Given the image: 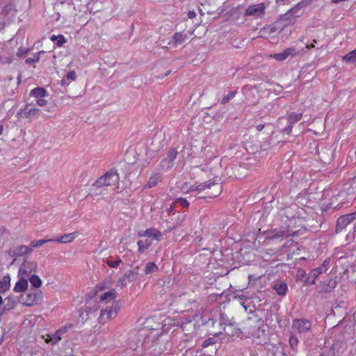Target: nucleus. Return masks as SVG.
<instances>
[{"label":"nucleus","instance_id":"48","mask_svg":"<svg viewBox=\"0 0 356 356\" xmlns=\"http://www.w3.org/2000/svg\"><path fill=\"white\" fill-rule=\"evenodd\" d=\"M66 78L69 81H75L76 79V73L74 71H70L67 73Z\"/></svg>","mask_w":356,"mask_h":356},{"label":"nucleus","instance_id":"36","mask_svg":"<svg viewBox=\"0 0 356 356\" xmlns=\"http://www.w3.org/2000/svg\"><path fill=\"white\" fill-rule=\"evenodd\" d=\"M236 90H233L229 92L227 95L224 96L221 99V104H225L228 103L231 99H232L236 94Z\"/></svg>","mask_w":356,"mask_h":356},{"label":"nucleus","instance_id":"44","mask_svg":"<svg viewBox=\"0 0 356 356\" xmlns=\"http://www.w3.org/2000/svg\"><path fill=\"white\" fill-rule=\"evenodd\" d=\"M280 20L284 23V26L293 25L295 24L296 19L293 17H287V19H282L280 17Z\"/></svg>","mask_w":356,"mask_h":356},{"label":"nucleus","instance_id":"50","mask_svg":"<svg viewBox=\"0 0 356 356\" xmlns=\"http://www.w3.org/2000/svg\"><path fill=\"white\" fill-rule=\"evenodd\" d=\"M272 356H285V353L277 348L276 350L272 353Z\"/></svg>","mask_w":356,"mask_h":356},{"label":"nucleus","instance_id":"43","mask_svg":"<svg viewBox=\"0 0 356 356\" xmlns=\"http://www.w3.org/2000/svg\"><path fill=\"white\" fill-rule=\"evenodd\" d=\"M121 262L122 261L120 259L116 260L108 259L106 261L107 265L111 268H117Z\"/></svg>","mask_w":356,"mask_h":356},{"label":"nucleus","instance_id":"55","mask_svg":"<svg viewBox=\"0 0 356 356\" xmlns=\"http://www.w3.org/2000/svg\"><path fill=\"white\" fill-rule=\"evenodd\" d=\"M314 47H315V45L314 43H312L311 44L306 45V49H310L314 48Z\"/></svg>","mask_w":356,"mask_h":356},{"label":"nucleus","instance_id":"20","mask_svg":"<svg viewBox=\"0 0 356 356\" xmlns=\"http://www.w3.org/2000/svg\"><path fill=\"white\" fill-rule=\"evenodd\" d=\"M273 289L280 296H285L288 291V286L283 282L275 283L273 286Z\"/></svg>","mask_w":356,"mask_h":356},{"label":"nucleus","instance_id":"14","mask_svg":"<svg viewBox=\"0 0 356 356\" xmlns=\"http://www.w3.org/2000/svg\"><path fill=\"white\" fill-rule=\"evenodd\" d=\"M301 4V3H298L296 6L283 15L282 19H287V17H293L296 19L298 17H300L302 14Z\"/></svg>","mask_w":356,"mask_h":356},{"label":"nucleus","instance_id":"15","mask_svg":"<svg viewBox=\"0 0 356 356\" xmlns=\"http://www.w3.org/2000/svg\"><path fill=\"white\" fill-rule=\"evenodd\" d=\"M78 236L77 232H72L70 234H65L59 238H50L49 241L60 243H67L73 241L74 238Z\"/></svg>","mask_w":356,"mask_h":356},{"label":"nucleus","instance_id":"38","mask_svg":"<svg viewBox=\"0 0 356 356\" xmlns=\"http://www.w3.org/2000/svg\"><path fill=\"white\" fill-rule=\"evenodd\" d=\"M295 234H296V232H289V231L286 232L284 230H281V231L278 232L273 238H278L280 237L293 236Z\"/></svg>","mask_w":356,"mask_h":356},{"label":"nucleus","instance_id":"45","mask_svg":"<svg viewBox=\"0 0 356 356\" xmlns=\"http://www.w3.org/2000/svg\"><path fill=\"white\" fill-rule=\"evenodd\" d=\"M216 343V340L214 338H209L204 341L202 344V348H207L209 346H211Z\"/></svg>","mask_w":356,"mask_h":356},{"label":"nucleus","instance_id":"40","mask_svg":"<svg viewBox=\"0 0 356 356\" xmlns=\"http://www.w3.org/2000/svg\"><path fill=\"white\" fill-rule=\"evenodd\" d=\"M298 334H293L289 339V344L291 348L295 349L297 348L298 344Z\"/></svg>","mask_w":356,"mask_h":356},{"label":"nucleus","instance_id":"17","mask_svg":"<svg viewBox=\"0 0 356 356\" xmlns=\"http://www.w3.org/2000/svg\"><path fill=\"white\" fill-rule=\"evenodd\" d=\"M186 35L181 33H175L169 41L168 44L175 47L185 42Z\"/></svg>","mask_w":356,"mask_h":356},{"label":"nucleus","instance_id":"60","mask_svg":"<svg viewBox=\"0 0 356 356\" xmlns=\"http://www.w3.org/2000/svg\"><path fill=\"white\" fill-rule=\"evenodd\" d=\"M65 80H62V81H61V85H63H63L65 84Z\"/></svg>","mask_w":356,"mask_h":356},{"label":"nucleus","instance_id":"19","mask_svg":"<svg viewBox=\"0 0 356 356\" xmlns=\"http://www.w3.org/2000/svg\"><path fill=\"white\" fill-rule=\"evenodd\" d=\"M30 95L36 99L44 98L47 96V91L41 87L35 88L30 91Z\"/></svg>","mask_w":356,"mask_h":356},{"label":"nucleus","instance_id":"5","mask_svg":"<svg viewBox=\"0 0 356 356\" xmlns=\"http://www.w3.org/2000/svg\"><path fill=\"white\" fill-rule=\"evenodd\" d=\"M120 309L118 302H113L111 307H106L101 310L99 317V322L102 324L106 323L108 321L114 318Z\"/></svg>","mask_w":356,"mask_h":356},{"label":"nucleus","instance_id":"21","mask_svg":"<svg viewBox=\"0 0 356 356\" xmlns=\"http://www.w3.org/2000/svg\"><path fill=\"white\" fill-rule=\"evenodd\" d=\"M16 10L12 3L5 5L1 10V15L4 17H13L15 14Z\"/></svg>","mask_w":356,"mask_h":356},{"label":"nucleus","instance_id":"62","mask_svg":"<svg viewBox=\"0 0 356 356\" xmlns=\"http://www.w3.org/2000/svg\"><path fill=\"white\" fill-rule=\"evenodd\" d=\"M18 81H20V76H18Z\"/></svg>","mask_w":356,"mask_h":356},{"label":"nucleus","instance_id":"57","mask_svg":"<svg viewBox=\"0 0 356 356\" xmlns=\"http://www.w3.org/2000/svg\"><path fill=\"white\" fill-rule=\"evenodd\" d=\"M3 126L0 124V136L3 134Z\"/></svg>","mask_w":356,"mask_h":356},{"label":"nucleus","instance_id":"22","mask_svg":"<svg viewBox=\"0 0 356 356\" xmlns=\"http://www.w3.org/2000/svg\"><path fill=\"white\" fill-rule=\"evenodd\" d=\"M10 286V277L9 275H5L0 280V293H5Z\"/></svg>","mask_w":356,"mask_h":356},{"label":"nucleus","instance_id":"24","mask_svg":"<svg viewBox=\"0 0 356 356\" xmlns=\"http://www.w3.org/2000/svg\"><path fill=\"white\" fill-rule=\"evenodd\" d=\"M161 179V176L159 173H156L152 175L148 180L145 188H150L156 186Z\"/></svg>","mask_w":356,"mask_h":356},{"label":"nucleus","instance_id":"28","mask_svg":"<svg viewBox=\"0 0 356 356\" xmlns=\"http://www.w3.org/2000/svg\"><path fill=\"white\" fill-rule=\"evenodd\" d=\"M52 42H56V46L58 47H62L66 42V39L63 35H52L50 38Z\"/></svg>","mask_w":356,"mask_h":356},{"label":"nucleus","instance_id":"13","mask_svg":"<svg viewBox=\"0 0 356 356\" xmlns=\"http://www.w3.org/2000/svg\"><path fill=\"white\" fill-rule=\"evenodd\" d=\"M22 111H24V117L26 118H31L39 113L40 110L35 107L32 103L26 104L24 108L21 109Z\"/></svg>","mask_w":356,"mask_h":356},{"label":"nucleus","instance_id":"25","mask_svg":"<svg viewBox=\"0 0 356 356\" xmlns=\"http://www.w3.org/2000/svg\"><path fill=\"white\" fill-rule=\"evenodd\" d=\"M177 150H175L174 149H170L168 152L167 157L162 161V165L164 166L163 163L167 162L168 167H169L170 166L169 164L170 163H172L177 158Z\"/></svg>","mask_w":356,"mask_h":356},{"label":"nucleus","instance_id":"46","mask_svg":"<svg viewBox=\"0 0 356 356\" xmlns=\"http://www.w3.org/2000/svg\"><path fill=\"white\" fill-rule=\"evenodd\" d=\"M29 51V49H28V48H22V47L19 48L18 51L17 52V56L19 57L24 56L28 54Z\"/></svg>","mask_w":356,"mask_h":356},{"label":"nucleus","instance_id":"4","mask_svg":"<svg viewBox=\"0 0 356 356\" xmlns=\"http://www.w3.org/2000/svg\"><path fill=\"white\" fill-rule=\"evenodd\" d=\"M312 327V323L306 318H296L292 321V334L299 336L305 335Z\"/></svg>","mask_w":356,"mask_h":356},{"label":"nucleus","instance_id":"7","mask_svg":"<svg viewBox=\"0 0 356 356\" xmlns=\"http://www.w3.org/2000/svg\"><path fill=\"white\" fill-rule=\"evenodd\" d=\"M38 265L35 262L24 261L20 266L18 271V277H26L27 280L35 274Z\"/></svg>","mask_w":356,"mask_h":356},{"label":"nucleus","instance_id":"34","mask_svg":"<svg viewBox=\"0 0 356 356\" xmlns=\"http://www.w3.org/2000/svg\"><path fill=\"white\" fill-rule=\"evenodd\" d=\"M50 238H47V239H40V240H38V241H31L30 243V248H31V249L33 250V248H39L40 247L41 245H44V243H48V242H53L52 241H49Z\"/></svg>","mask_w":356,"mask_h":356},{"label":"nucleus","instance_id":"1","mask_svg":"<svg viewBox=\"0 0 356 356\" xmlns=\"http://www.w3.org/2000/svg\"><path fill=\"white\" fill-rule=\"evenodd\" d=\"M120 177L116 170L112 169L107 171L102 177H99L94 184L97 188L103 186H114L118 184Z\"/></svg>","mask_w":356,"mask_h":356},{"label":"nucleus","instance_id":"10","mask_svg":"<svg viewBox=\"0 0 356 356\" xmlns=\"http://www.w3.org/2000/svg\"><path fill=\"white\" fill-rule=\"evenodd\" d=\"M216 186L218 188V191L216 192V194H213V195H209V197H217L221 192V186L219 185L215 184L214 182L207 181V182L201 183V184H199L197 185H193L191 188V191L201 192V191H204L207 188H211V186Z\"/></svg>","mask_w":356,"mask_h":356},{"label":"nucleus","instance_id":"2","mask_svg":"<svg viewBox=\"0 0 356 356\" xmlns=\"http://www.w3.org/2000/svg\"><path fill=\"white\" fill-rule=\"evenodd\" d=\"M43 295L40 290H30L25 296H20L22 303L28 307L40 304L42 301Z\"/></svg>","mask_w":356,"mask_h":356},{"label":"nucleus","instance_id":"33","mask_svg":"<svg viewBox=\"0 0 356 356\" xmlns=\"http://www.w3.org/2000/svg\"><path fill=\"white\" fill-rule=\"evenodd\" d=\"M5 300L6 303L4 304L3 306V311H9L10 309H13L15 307L16 302L13 298L8 297L6 298Z\"/></svg>","mask_w":356,"mask_h":356},{"label":"nucleus","instance_id":"61","mask_svg":"<svg viewBox=\"0 0 356 356\" xmlns=\"http://www.w3.org/2000/svg\"><path fill=\"white\" fill-rule=\"evenodd\" d=\"M285 246H286V244H284V245L282 246L281 250H282L285 248Z\"/></svg>","mask_w":356,"mask_h":356},{"label":"nucleus","instance_id":"31","mask_svg":"<svg viewBox=\"0 0 356 356\" xmlns=\"http://www.w3.org/2000/svg\"><path fill=\"white\" fill-rule=\"evenodd\" d=\"M343 60L348 63H355L356 62V49L355 50L351 51L348 54L343 57Z\"/></svg>","mask_w":356,"mask_h":356},{"label":"nucleus","instance_id":"11","mask_svg":"<svg viewBox=\"0 0 356 356\" xmlns=\"http://www.w3.org/2000/svg\"><path fill=\"white\" fill-rule=\"evenodd\" d=\"M138 235L140 237L146 236L148 238H152V239H154L157 241H161L163 236L162 233L155 228H149L145 230L140 231L138 232Z\"/></svg>","mask_w":356,"mask_h":356},{"label":"nucleus","instance_id":"9","mask_svg":"<svg viewBox=\"0 0 356 356\" xmlns=\"http://www.w3.org/2000/svg\"><path fill=\"white\" fill-rule=\"evenodd\" d=\"M356 218V212L340 216L337 220V230L341 231Z\"/></svg>","mask_w":356,"mask_h":356},{"label":"nucleus","instance_id":"47","mask_svg":"<svg viewBox=\"0 0 356 356\" xmlns=\"http://www.w3.org/2000/svg\"><path fill=\"white\" fill-rule=\"evenodd\" d=\"M177 202L179 203L184 208H186L189 206V203L188 202V201L183 197H179L177 199Z\"/></svg>","mask_w":356,"mask_h":356},{"label":"nucleus","instance_id":"41","mask_svg":"<svg viewBox=\"0 0 356 356\" xmlns=\"http://www.w3.org/2000/svg\"><path fill=\"white\" fill-rule=\"evenodd\" d=\"M273 58L277 60L282 61V60H286L288 57L286 56V54L285 53V51L284 50L281 53H277V54H273Z\"/></svg>","mask_w":356,"mask_h":356},{"label":"nucleus","instance_id":"6","mask_svg":"<svg viewBox=\"0 0 356 356\" xmlns=\"http://www.w3.org/2000/svg\"><path fill=\"white\" fill-rule=\"evenodd\" d=\"M266 9V6L264 3L250 5L245 10L244 16L252 17L255 19H261L265 15Z\"/></svg>","mask_w":356,"mask_h":356},{"label":"nucleus","instance_id":"42","mask_svg":"<svg viewBox=\"0 0 356 356\" xmlns=\"http://www.w3.org/2000/svg\"><path fill=\"white\" fill-rule=\"evenodd\" d=\"M280 31H279L280 32ZM263 32L265 33H268V34H273L275 33H277L278 32V30L276 28L275 26H266V27H264V29H263Z\"/></svg>","mask_w":356,"mask_h":356},{"label":"nucleus","instance_id":"37","mask_svg":"<svg viewBox=\"0 0 356 356\" xmlns=\"http://www.w3.org/2000/svg\"><path fill=\"white\" fill-rule=\"evenodd\" d=\"M220 325H232V320L229 319L225 314H221L220 316Z\"/></svg>","mask_w":356,"mask_h":356},{"label":"nucleus","instance_id":"23","mask_svg":"<svg viewBox=\"0 0 356 356\" xmlns=\"http://www.w3.org/2000/svg\"><path fill=\"white\" fill-rule=\"evenodd\" d=\"M116 291L115 289H111L107 292H105L101 296H100V300L102 302H109V301H111V300H113L115 298H116Z\"/></svg>","mask_w":356,"mask_h":356},{"label":"nucleus","instance_id":"35","mask_svg":"<svg viewBox=\"0 0 356 356\" xmlns=\"http://www.w3.org/2000/svg\"><path fill=\"white\" fill-rule=\"evenodd\" d=\"M44 53V51L37 52L33 55L32 58H28L26 59L25 63L28 65H31L35 63H38L40 60V55Z\"/></svg>","mask_w":356,"mask_h":356},{"label":"nucleus","instance_id":"27","mask_svg":"<svg viewBox=\"0 0 356 356\" xmlns=\"http://www.w3.org/2000/svg\"><path fill=\"white\" fill-rule=\"evenodd\" d=\"M285 53L286 54L287 57H295L298 55H301L305 53V51L303 49H297L296 47H290L284 49Z\"/></svg>","mask_w":356,"mask_h":356},{"label":"nucleus","instance_id":"29","mask_svg":"<svg viewBox=\"0 0 356 356\" xmlns=\"http://www.w3.org/2000/svg\"><path fill=\"white\" fill-rule=\"evenodd\" d=\"M137 244L138 246V252H143L145 250L149 248V246L152 245V243L149 240H139Z\"/></svg>","mask_w":356,"mask_h":356},{"label":"nucleus","instance_id":"39","mask_svg":"<svg viewBox=\"0 0 356 356\" xmlns=\"http://www.w3.org/2000/svg\"><path fill=\"white\" fill-rule=\"evenodd\" d=\"M336 281L332 280V279L329 280L328 284L327 285L323 286V291L324 292H328L332 291L336 286Z\"/></svg>","mask_w":356,"mask_h":356},{"label":"nucleus","instance_id":"3","mask_svg":"<svg viewBox=\"0 0 356 356\" xmlns=\"http://www.w3.org/2000/svg\"><path fill=\"white\" fill-rule=\"evenodd\" d=\"M330 266V259L326 258L323 263L318 267L311 270L305 280V284L312 285L316 283V280L323 273H325Z\"/></svg>","mask_w":356,"mask_h":356},{"label":"nucleus","instance_id":"16","mask_svg":"<svg viewBox=\"0 0 356 356\" xmlns=\"http://www.w3.org/2000/svg\"><path fill=\"white\" fill-rule=\"evenodd\" d=\"M67 332V327H63L59 330H58L55 334L52 335H48L46 339V341L50 342L51 344L57 343L60 339L63 334Z\"/></svg>","mask_w":356,"mask_h":356},{"label":"nucleus","instance_id":"51","mask_svg":"<svg viewBox=\"0 0 356 356\" xmlns=\"http://www.w3.org/2000/svg\"><path fill=\"white\" fill-rule=\"evenodd\" d=\"M292 129H293V124H289V125L286 128H284V129L283 130V132L286 134H289L291 132Z\"/></svg>","mask_w":356,"mask_h":356},{"label":"nucleus","instance_id":"58","mask_svg":"<svg viewBox=\"0 0 356 356\" xmlns=\"http://www.w3.org/2000/svg\"><path fill=\"white\" fill-rule=\"evenodd\" d=\"M241 305L244 307L245 311H248V307L245 305L244 302H241Z\"/></svg>","mask_w":356,"mask_h":356},{"label":"nucleus","instance_id":"26","mask_svg":"<svg viewBox=\"0 0 356 356\" xmlns=\"http://www.w3.org/2000/svg\"><path fill=\"white\" fill-rule=\"evenodd\" d=\"M302 117V113H297L292 112L288 115L287 121H288L289 124H293L298 122V121H300L301 120Z\"/></svg>","mask_w":356,"mask_h":356},{"label":"nucleus","instance_id":"56","mask_svg":"<svg viewBox=\"0 0 356 356\" xmlns=\"http://www.w3.org/2000/svg\"><path fill=\"white\" fill-rule=\"evenodd\" d=\"M298 273L300 276H303L305 274V272L304 270H298Z\"/></svg>","mask_w":356,"mask_h":356},{"label":"nucleus","instance_id":"8","mask_svg":"<svg viewBox=\"0 0 356 356\" xmlns=\"http://www.w3.org/2000/svg\"><path fill=\"white\" fill-rule=\"evenodd\" d=\"M252 341L257 343H266L268 340V334L264 325H259L256 330L250 332Z\"/></svg>","mask_w":356,"mask_h":356},{"label":"nucleus","instance_id":"49","mask_svg":"<svg viewBox=\"0 0 356 356\" xmlns=\"http://www.w3.org/2000/svg\"><path fill=\"white\" fill-rule=\"evenodd\" d=\"M47 104V101L45 100L44 98H40L36 99L35 104L38 106L43 107L45 106Z\"/></svg>","mask_w":356,"mask_h":356},{"label":"nucleus","instance_id":"30","mask_svg":"<svg viewBox=\"0 0 356 356\" xmlns=\"http://www.w3.org/2000/svg\"><path fill=\"white\" fill-rule=\"evenodd\" d=\"M29 280L30 281L32 286L36 289L40 288L42 285V280L38 276L35 275V274L31 276L29 278H28V281Z\"/></svg>","mask_w":356,"mask_h":356},{"label":"nucleus","instance_id":"12","mask_svg":"<svg viewBox=\"0 0 356 356\" xmlns=\"http://www.w3.org/2000/svg\"><path fill=\"white\" fill-rule=\"evenodd\" d=\"M32 252L31 248L29 246L20 245L13 247L9 250V254L12 257H22L27 255Z\"/></svg>","mask_w":356,"mask_h":356},{"label":"nucleus","instance_id":"54","mask_svg":"<svg viewBox=\"0 0 356 356\" xmlns=\"http://www.w3.org/2000/svg\"><path fill=\"white\" fill-rule=\"evenodd\" d=\"M264 124H258L257 126V131H261L264 129Z\"/></svg>","mask_w":356,"mask_h":356},{"label":"nucleus","instance_id":"32","mask_svg":"<svg viewBox=\"0 0 356 356\" xmlns=\"http://www.w3.org/2000/svg\"><path fill=\"white\" fill-rule=\"evenodd\" d=\"M158 266L154 262H148L145 268V273L150 274L158 270Z\"/></svg>","mask_w":356,"mask_h":356},{"label":"nucleus","instance_id":"59","mask_svg":"<svg viewBox=\"0 0 356 356\" xmlns=\"http://www.w3.org/2000/svg\"><path fill=\"white\" fill-rule=\"evenodd\" d=\"M2 303H3V299H2V297L0 296V306L1 305Z\"/></svg>","mask_w":356,"mask_h":356},{"label":"nucleus","instance_id":"53","mask_svg":"<svg viewBox=\"0 0 356 356\" xmlns=\"http://www.w3.org/2000/svg\"><path fill=\"white\" fill-rule=\"evenodd\" d=\"M290 0H275V3L280 5H284L287 3Z\"/></svg>","mask_w":356,"mask_h":356},{"label":"nucleus","instance_id":"18","mask_svg":"<svg viewBox=\"0 0 356 356\" xmlns=\"http://www.w3.org/2000/svg\"><path fill=\"white\" fill-rule=\"evenodd\" d=\"M19 280L16 282L14 286V291L21 293L26 290L28 287V280L26 277H18Z\"/></svg>","mask_w":356,"mask_h":356},{"label":"nucleus","instance_id":"52","mask_svg":"<svg viewBox=\"0 0 356 356\" xmlns=\"http://www.w3.org/2000/svg\"><path fill=\"white\" fill-rule=\"evenodd\" d=\"M195 16H196V13H195V12L194 10H190V11H188V18H190V19H193V18H195Z\"/></svg>","mask_w":356,"mask_h":356}]
</instances>
